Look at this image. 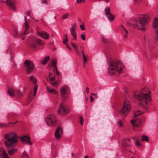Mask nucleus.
Listing matches in <instances>:
<instances>
[{"mask_svg":"<svg viewBox=\"0 0 158 158\" xmlns=\"http://www.w3.org/2000/svg\"><path fill=\"white\" fill-rule=\"evenodd\" d=\"M149 90L146 88H144L141 91H135L134 93L135 98L139 101H141L139 103L141 106L145 107L148 104V102L151 99V98L149 95Z\"/></svg>","mask_w":158,"mask_h":158,"instance_id":"obj_1","label":"nucleus"},{"mask_svg":"<svg viewBox=\"0 0 158 158\" xmlns=\"http://www.w3.org/2000/svg\"><path fill=\"white\" fill-rule=\"evenodd\" d=\"M133 23H131L134 27H137L139 30L144 31L145 30V25L149 22L148 17L145 15H142L134 18L132 20Z\"/></svg>","mask_w":158,"mask_h":158,"instance_id":"obj_2","label":"nucleus"},{"mask_svg":"<svg viewBox=\"0 0 158 158\" xmlns=\"http://www.w3.org/2000/svg\"><path fill=\"white\" fill-rule=\"evenodd\" d=\"M109 64L108 72L110 74H113L116 71L119 73L122 72L124 66L120 61L111 60Z\"/></svg>","mask_w":158,"mask_h":158,"instance_id":"obj_3","label":"nucleus"},{"mask_svg":"<svg viewBox=\"0 0 158 158\" xmlns=\"http://www.w3.org/2000/svg\"><path fill=\"white\" fill-rule=\"evenodd\" d=\"M4 138L9 143L10 145L7 142H4L5 145L7 148H9L10 146H14L13 144L16 143L17 142V136L14 133L11 132L6 134L4 135Z\"/></svg>","mask_w":158,"mask_h":158,"instance_id":"obj_4","label":"nucleus"},{"mask_svg":"<svg viewBox=\"0 0 158 158\" xmlns=\"http://www.w3.org/2000/svg\"><path fill=\"white\" fill-rule=\"evenodd\" d=\"M70 111V109L67 108L64 103H60L59 105V109L57 110L58 114L64 115L69 114Z\"/></svg>","mask_w":158,"mask_h":158,"instance_id":"obj_5","label":"nucleus"},{"mask_svg":"<svg viewBox=\"0 0 158 158\" xmlns=\"http://www.w3.org/2000/svg\"><path fill=\"white\" fill-rule=\"evenodd\" d=\"M131 110L130 103L128 100H125L124 102L123 108L120 112L121 115H127Z\"/></svg>","mask_w":158,"mask_h":158,"instance_id":"obj_6","label":"nucleus"},{"mask_svg":"<svg viewBox=\"0 0 158 158\" xmlns=\"http://www.w3.org/2000/svg\"><path fill=\"white\" fill-rule=\"evenodd\" d=\"M24 67L28 74L31 73L34 69L33 63L29 60H25L24 63Z\"/></svg>","mask_w":158,"mask_h":158,"instance_id":"obj_7","label":"nucleus"},{"mask_svg":"<svg viewBox=\"0 0 158 158\" xmlns=\"http://www.w3.org/2000/svg\"><path fill=\"white\" fill-rule=\"evenodd\" d=\"M46 122L49 126H51L55 125L56 122L55 115L53 114L49 115L46 119Z\"/></svg>","mask_w":158,"mask_h":158,"instance_id":"obj_8","label":"nucleus"},{"mask_svg":"<svg viewBox=\"0 0 158 158\" xmlns=\"http://www.w3.org/2000/svg\"><path fill=\"white\" fill-rule=\"evenodd\" d=\"M68 86L66 85H64L60 88V94L62 97L64 99L67 98L68 94Z\"/></svg>","mask_w":158,"mask_h":158,"instance_id":"obj_9","label":"nucleus"},{"mask_svg":"<svg viewBox=\"0 0 158 158\" xmlns=\"http://www.w3.org/2000/svg\"><path fill=\"white\" fill-rule=\"evenodd\" d=\"M0 1L4 3H6L9 7L12 10H15V8L14 7V6L15 4L14 0H6V1L1 0Z\"/></svg>","mask_w":158,"mask_h":158,"instance_id":"obj_10","label":"nucleus"},{"mask_svg":"<svg viewBox=\"0 0 158 158\" xmlns=\"http://www.w3.org/2000/svg\"><path fill=\"white\" fill-rule=\"evenodd\" d=\"M62 133V131L61 128L59 127L56 130L55 136L57 140H58L60 139V135Z\"/></svg>","mask_w":158,"mask_h":158,"instance_id":"obj_11","label":"nucleus"},{"mask_svg":"<svg viewBox=\"0 0 158 158\" xmlns=\"http://www.w3.org/2000/svg\"><path fill=\"white\" fill-rule=\"evenodd\" d=\"M153 26L155 28H157L156 30V39L158 41V19L156 18H155L154 19Z\"/></svg>","mask_w":158,"mask_h":158,"instance_id":"obj_12","label":"nucleus"},{"mask_svg":"<svg viewBox=\"0 0 158 158\" xmlns=\"http://www.w3.org/2000/svg\"><path fill=\"white\" fill-rule=\"evenodd\" d=\"M37 33L38 35H40L42 38L44 39H48L49 38L48 34L46 32L37 31Z\"/></svg>","mask_w":158,"mask_h":158,"instance_id":"obj_13","label":"nucleus"},{"mask_svg":"<svg viewBox=\"0 0 158 158\" xmlns=\"http://www.w3.org/2000/svg\"><path fill=\"white\" fill-rule=\"evenodd\" d=\"M30 138L26 135L24 136L21 138V140L24 143L29 144L30 145H31L32 143L30 142Z\"/></svg>","mask_w":158,"mask_h":158,"instance_id":"obj_14","label":"nucleus"},{"mask_svg":"<svg viewBox=\"0 0 158 158\" xmlns=\"http://www.w3.org/2000/svg\"><path fill=\"white\" fill-rule=\"evenodd\" d=\"M24 19L25 20V31L24 32V34H28L29 31V26L28 24L27 23V18L26 16H24Z\"/></svg>","mask_w":158,"mask_h":158,"instance_id":"obj_15","label":"nucleus"},{"mask_svg":"<svg viewBox=\"0 0 158 158\" xmlns=\"http://www.w3.org/2000/svg\"><path fill=\"white\" fill-rule=\"evenodd\" d=\"M30 47L35 51L37 50L40 49L35 41L32 42L31 44Z\"/></svg>","mask_w":158,"mask_h":158,"instance_id":"obj_16","label":"nucleus"},{"mask_svg":"<svg viewBox=\"0 0 158 158\" xmlns=\"http://www.w3.org/2000/svg\"><path fill=\"white\" fill-rule=\"evenodd\" d=\"M122 146L123 147H128L130 146V140L128 139H124L122 141Z\"/></svg>","mask_w":158,"mask_h":158,"instance_id":"obj_17","label":"nucleus"},{"mask_svg":"<svg viewBox=\"0 0 158 158\" xmlns=\"http://www.w3.org/2000/svg\"><path fill=\"white\" fill-rule=\"evenodd\" d=\"M70 31L73 37V40H76L77 37V35L75 30L73 28H70Z\"/></svg>","mask_w":158,"mask_h":158,"instance_id":"obj_18","label":"nucleus"},{"mask_svg":"<svg viewBox=\"0 0 158 158\" xmlns=\"http://www.w3.org/2000/svg\"><path fill=\"white\" fill-rule=\"evenodd\" d=\"M71 45L74 48L77 54L79 56L81 55V52L80 51H79L77 46L74 43L72 42L71 43Z\"/></svg>","mask_w":158,"mask_h":158,"instance_id":"obj_19","label":"nucleus"},{"mask_svg":"<svg viewBox=\"0 0 158 158\" xmlns=\"http://www.w3.org/2000/svg\"><path fill=\"white\" fill-rule=\"evenodd\" d=\"M0 152H2V155L3 156V158L8 156V155L6 152L4 148H1L0 149Z\"/></svg>","mask_w":158,"mask_h":158,"instance_id":"obj_20","label":"nucleus"},{"mask_svg":"<svg viewBox=\"0 0 158 158\" xmlns=\"http://www.w3.org/2000/svg\"><path fill=\"white\" fill-rule=\"evenodd\" d=\"M82 54L83 55V64L84 67L85 66V64L87 62V60L86 59V57L85 54L83 50L81 51Z\"/></svg>","mask_w":158,"mask_h":158,"instance_id":"obj_21","label":"nucleus"},{"mask_svg":"<svg viewBox=\"0 0 158 158\" xmlns=\"http://www.w3.org/2000/svg\"><path fill=\"white\" fill-rule=\"evenodd\" d=\"M29 78L30 81L32 82L33 84H36L37 80L34 76H31L29 77Z\"/></svg>","mask_w":158,"mask_h":158,"instance_id":"obj_22","label":"nucleus"},{"mask_svg":"<svg viewBox=\"0 0 158 158\" xmlns=\"http://www.w3.org/2000/svg\"><path fill=\"white\" fill-rule=\"evenodd\" d=\"M49 59H50V57L49 56H46L45 57L44 60H43L41 61V63L43 64H46L47 63L48 61L49 60Z\"/></svg>","mask_w":158,"mask_h":158,"instance_id":"obj_23","label":"nucleus"},{"mask_svg":"<svg viewBox=\"0 0 158 158\" xmlns=\"http://www.w3.org/2000/svg\"><path fill=\"white\" fill-rule=\"evenodd\" d=\"M57 61L56 60H52L51 63V65L53 67L54 69H57Z\"/></svg>","mask_w":158,"mask_h":158,"instance_id":"obj_24","label":"nucleus"},{"mask_svg":"<svg viewBox=\"0 0 158 158\" xmlns=\"http://www.w3.org/2000/svg\"><path fill=\"white\" fill-rule=\"evenodd\" d=\"M47 90L48 91L49 93L54 94H57V91L54 89H49L48 87H47Z\"/></svg>","mask_w":158,"mask_h":158,"instance_id":"obj_25","label":"nucleus"},{"mask_svg":"<svg viewBox=\"0 0 158 158\" xmlns=\"http://www.w3.org/2000/svg\"><path fill=\"white\" fill-rule=\"evenodd\" d=\"M16 149L15 148H13L10 150H9L7 151L8 154L10 155H13L15 152L16 151Z\"/></svg>","mask_w":158,"mask_h":158,"instance_id":"obj_26","label":"nucleus"},{"mask_svg":"<svg viewBox=\"0 0 158 158\" xmlns=\"http://www.w3.org/2000/svg\"><path fill=\"white\" fill-rule=\"evenodd\" d=\"M107 17L108 18V19L110 21V22H112L113 21L114 18V15L113 14H111L107 16Z\"/></svg>","mask_w":158,"mask_h":158,"instance_id":"obj_27","label":"nucleus"},{"mask_svg":"<svg viewBox=\"0 0 158 158\" xmlns=\"http://www.w3.org/2000/svg\"><path fill=\"white\" fill-rule=\"evenodd\" d=\"M105 10L106 14L107 16L111 14L110 13V9L108 7H106L105 9Z\"/></svg>","mask_w":158,"mask_h":158,"instance_id":"obj_28","label":"nucleus"},{"mask_svg":"<svg viewBox=\"0 0 158 158\" xmlns=\"http://www.w3.org/2000/svg\"><path fill=\"white\" fill-rule=\"evenodd\" d=\"M36 43H37L40 45H44V42L42 41L40 39H37L35 40Z\"/></svg>","mask_w":158,"mask_h":158,"instance_id":"obj_29","label":"nucleus"},{"mask_svg":"<svg viewBox=\"0 0 158 158\" xmlns=\"http://www.w3.org/2000/svg\"><path fill=\"white\" fill-rule=\"evenodd\" d=\"M8 94L11 96L14 97L15 95V90L10 89L8 91Z\"/></svg>","mask_w":158,"mask_h":158,"instance_id":"obj_30","label":"nucleus"},{"mask_svg":"<svg viewBox=\"0 0 158 158\" xmlns=\"http://www.w3.org/2000/svg\"><path fill=\"white\" fill-rule=\"evenodd\" d=\"M142 140L143 141H148V138L147 136L143 135L142 136Z\"/></svg>","mask_w":158,"mask_h":158,"instance_id":"obj_31","label":"nucleus"},{"mask_svg":"<svg viewBox=\"0 0 158 158\" xmlns=\"http://www.w3.org/2000/svg\"><path fill=\"white\" fill-rule=\"evenodd\" d=\"M69 15V14L68 13H67L65 14H64L62 16V19H66L68 17Z\"/></svg>","mask_w":158,"mask_h":158,"instance_id":"obj_32","label":"nucleus"},{"mask_svg":"<svg viewBox=\"0 0 158 158\" xmlns=\"http://www.w3.org/2000/svg\"><path fill=\"white\" fill-rule=\"evenodd\" d=\"M22 158H29L26 152H23Z\"/></svg>","mask_w":158,"mask_h":158,"instance_id":"obj_33","label":"nucleus"},{"mask_svg":"<svg viewBox=\"0 0 158 158\" xmlns=\"http://www.w3.org/2000/svg\"><path fill=\"white\" fill-rule=\"evenodd\" d=\"M15 93L18 96H21V94L20 92V91L19 90H16L15 91Z\"/></svg>","mask_w":158,"mask_h":158,"instance_id":"obj_34","label":"nucleus"},{"mask_svg":"<svg viewBox=\"0 0 158 158\" xmlns=\"http://www.w3.org/2000/svg\"><path fill=\"white\" fill-rule=\"evenodd\" d=\"M139 111L138 110L137 112L136 113H135L134 114V118H135L138 116V115H139L140 114V113L139 112Z\"/></svg>","mask_w":158,"mask_h":158,"instance_id":"obj_35","label":"nucleus"},{"mask_svg":"<svg viewBox=\"0 0 158 158\" xmlns=\"http://www.w3.org/2000/svg\"><path fill=\"white\" fill-rule=\"evenodd\" d=\"M50 83L51 85H52V86H56L57 82L56 81L53 82L52 81H50Z\"/></svg>","mask_w":158,"mask_h":158,"instance_id":"obj_36","label":"nucleus"},{"mask_svg":"<svg viewBox=\"0 0 158 158\" xmlns=\"http://www.w3.org/2000/svg\"><path fill=\"white\" fill-rule=\"evenodd\" d=\"M118 125H119L120 127H122L123 126V123L122 122V121L121 120H119L118 121Z\"/></svg>","mask_w":158,"mask_h":158,"instance_id":"obj_37","label":"nucleus"},{"mask_svg":"<svg viewBox=\"0 0 158 158\" xmlns=\"http://www.w3.org/2000/svg\"><path fill=\"white\" fill-rule=\"evenodd\" d=\"M80 120L81 124V125H82L83 124V123L84 120H83V118H82V117H80Z\"/></svg>","mask_w":158,"mask_h":158,"instance_id":"obj_38","label":"nucleus"},{"mask_svg":"<svg viewBox=\"0 0 158 158\" xmlns=\"http://www.w3.org/2000/svg\"><path fill=\"white\" fill-rule=\"evenodd\" d=\"M19 35L20 36H22V38H21V39L22 40H24V38H25V37H23V36H22L23 35H26V34H24V32L23 33V32H21V33H19Z\"/></svg>","mask_w":158,"mask_h":158,"instance_id":"obj_39","label":"nucleus"},{"mask_svg":"<svg viewBox=\"0 0 158 158\" xmlns=\"http://www.w3.org/2000/svg\"><path fill=\"white\" fill-rule=\"evenodd\" d=\"M142 1V0H134V2L135 4L136 3H139Z\"/></svg>","mask_w":158,"mask_h":158,"instance_id":"obj_40","label":"nucleus"},{"mask_svg":"<svg viewBox=\"0 0 158 158\" xmlns=\"http://www.w3.org/2000/svg\"><path fill=\"white\" fill-rule=\"evenodd\" d=\"M136 119H132L131 121V124H133V126H135V123L136 122Z\"/></svg>","mask_w":158,"mask_h":158,"instance_id":"obj_41","label":"nucleus"},{"mask_svg":"<svg viewBox=\"0 0 158 158\" xmlns=\"http://www.w3.org/2000/svg\"><path fill=\"white\" fill-rule=\"evenodd\" d=\"M65 37H66L65 40H63V43L64 44H66L67 43H65V41H66V42H67L68 41V39L67 38V34H66L65 35Z\"/></svg>","mask_w":158,"mask_h":158,"instance_id":"obj_42","label":"nucleus"},{"mask_svg":"<svg viewBox=\"0 0 158 158\" xmlns=\"http://www.w3.org/2000/svg\"><path fill=\"white\" fill-rule=\"evenodd\" d=\"M7 126V124L6 123H0V126L2 127H6Z\"/></svg>","mask_w":158,"mask_h":158,"instance_id":"obj_43","label":"nucleus"},{"mask_svg":"<svg viewBox=\"0 0 158 158\" xmlns=\"http://www.w3.org/2000/svg\"><path fill=\"white\" fill-rule=\"evenodd\" d=\"M42 3L47 4L48 3V2L47 0H43L42 1Z\"/></svg>","mask_w":158,"mask_h":158,"instance_id":"obj_44","label":"nucleus"},{"mask_svg":"<svg viewBox=\"0 0 158 158\" xmlns=\"http://www.w3.org/2000/svg\"><path fill=\"white\" fill-rule=\"evenodd\" d=\"M34 91L37 92L38 86L37 84H34Z\"/></svg>","mask_w":158,"mask_h":158,"instance_id":"obj_45","label":"nucleus"},{"mask_svg":"<svg viewBox=\"0 0 158 158\" xmlns=\"http://www.w3.org/2000/svg\"><path fill=\"white\" fill-rule=\"evenodd\" d=\"M76 27H77V24L76 23H74L72 27H71V28H73V29L75 30Z\"/></svg>","mask_w":158,"mask_h":158,"instance_id":"obj_46","label":"nucleus"},{"mask_svg":"<svg viewBox=\"0 0 158 158\" xmlns=\"http://www.w3.org/2000/svg\"><path fill=\"white\" fill-rule=\"evenodd\" d=\"M136 144L137 146H139L140 145V143L139 142L138 139H136Z\"/></svg>","mask_w":158,"mask_h":158,"instance_id":"obj_47","label":"nucleus"},{"mask_svg":"<svg viewBox=\"0 0 158 158\" xmlns=\"http://www.w3.org/2000/svg\"><path fill=\"white\" fill-rule=\"evenodd\" d=\"M80 28L82 30H85V29L84 25H80Z\"/></svg>","mask_w":158,"mask_h":158,"instance_id":"obj_48","label":"nucleus"},{"mask_svg":"<svg viewBox=\"0 0 158 158\" xmlns=\"http://www.w3.org/2000/svg\"><path fill=\"white\" fill-rule=\"evenodd\" d=\"M56 70V72L57 74V75H59L60 74L59 72H58V70L57 68V69H54V71Z\"/></svg>","mask_w":158,"mask_h":158,"instance_id":"obj_49","label":"nucleus"},{"mask_svg":"<svg viewBox=\"0 0 158 158\" xmlns=\"http://www.w3.org/2000/svg\"><path fill=\"white\" fill-rule=\"evenodd\" d=\"M81 37L82 39L83 40H85V36L84 35L82 34L81 35Z\"/></svg>","mask_w":158,"mask_h":158,"instance_id":"obj_50","label":"nucleus"},{"mask_svg":"<svg viewBox=\"0 0 158 158\" xmlns=\"http://www.w3.org/2000/svg\"><path fill=\"white\" fill-rule=\"evenodd\" d=\"M84 0H77V2L78 3H81Z\"/></svg>","mask_w":158,"mask_h":158,"instance_id":"obj_51","label":"nucleus"},{"mask_svg":"<svg viewBox=\"0 0 158 158\" xmlns=\"http://www.w3.org/2000/svg\"><path fill=\"white\" fill-rule=\"evenodd\" d=\"M94 100V98L91 95L90 96V102H93V100Z\"/></svg>","mask_w":158,"mask_h":158,"instance_id":"obj_52","label":"nucleus"},{"mask_svg":"<svg viewBox=\"0 0 158 158\" xmlns=\"http://www.w3.org/2000/svg\"><path fill=\"white\" fill-rule=\"evenodd\" d=\"M91 95H93L95 97L97 98V94H95V93H91Z\"/></svg>","mask_w":158,"mask_h":158,"instance_id":"obj_53","label":"nucleus"},{"mask_svg":"<svg viewBox=\"0 0 158 158\" xmlns=\"http://www.w3.org/2000/svg\"><path fill=\"white\" fill-rule=\"evenodd\" d=\"M50 81H54L55 80V77H50Z\"/></svg>","mask_w":158,"mask_h":158,"instance_id":"obj_54","label":"nucleus"},{"mask_svg":"<svg viewBox=\"0 0 158 158\" xmlns=\"http://www.w3.org/2000/svg\"><path fill=\"white\" fill-rule=\"evenodd\" d=\"M86 91L87 93L88 94L89 93V89L88 87H87L86 88Z\"/></svg>","mask_w":158,"mask_h":158,"instance_id":"obj_55","label":"nucleus"},{"mask_svg":"<svg viewBox=\"0 0 158 158\" xmlns=\"http://www.w3.org/2000/svg\"><path fill=\"white\" fill-rule=\"evenodd\" d=\"M27 15L29 16H31L30 15V11H28L27 12Z\"/></svg>","mask_w":158,"mask_h":158,"instance_id":"obj_56","label":"nucleus"},{"mask_svg":"<svg viewBox=\"0 0 158 158\" xmlns=\"http://www.w3.org/2000/svg\"><path fill=\"white\" fill-rule=\"evenodd\" d=\"M123 29L125 31L126 34H127L128 33V31H127L125 28H123Z\"/></svg>","mask_w":158,"mask_h":158,"instance_id":"obj_57","label":"nucleus"},{"mask_svg":"<svg viewBox=\"0 0 158 158\" xmlns=\"http://www.w3.org/2000/svg\"><path fill=\"white\" fill-rule=\"evenodd\" d=\"M67 44L66 47L68 48L69 50H70V48L68 46V44Z\"/></svg>","mask_w":158,"mask_h":158,"instance_id":"obj_58","label":"nucleus"},{"mask_svg":"<svg viewBox=\"0 0 158 158\" xmlns=\"http://www.w3.org/2000/svg\"><path fill=\"white\" fill-rule=\"evenodd\" d=\"M52 74L51 73H49V78H50L51 76H52Z\"/></svg>","mask_w":158,"mask_h":158,"instance_id":"obj_59","label":"nucleus"},{"mask_svg":"<svg viewBox=\"0 0 158 158\" xmlns=\"http://www.w3.org/2000/svg\"><path fill=\"white\" fill-rule=\"evenodd\" d=\"M36 91H34V96H35V95L36 94Z\"/></svg>","mask_w":158,"mask_h":158,"instance_id":"obj_60","label":"nucleus"},{"mask_svg":"<svg viewBox=\"0 0 158 158\" xmlns=\"http://www.w3.org/2000/svg\"><path fill=\"white\" fill-rule=\"evenodd\" d=\"M127 37V35L126 34H125L124 35V38H126Z\"/></svg>","mask_w":158,"mask_h":158,"instance_id":"obj_61","label":"nucleus"},{"mask_svg":"<svg viewBox=\"0 0 158 158\" xmlns=\"http://www.w3.org/2000/svg\"><path fill=\"white\" fill-rule=\"evenodd\" d=\"M133 139L134 140H136V139H136V138L135 137H133Z\"/></svg>","mask_w":158,"mask_h":158,"instance_id":"obj_62","label":"nucleus"},{"mask_svg":"<svg viewBox=\"0 0 158 158\" xmlns=\"http://www.w3.org/2000/svg\"><path fill=\"white\" fill-rule=\"evenodd\" d=\"M145 57L146 58H148V55L146 54H145Z\"/></svg>","mask_w":158,"mask_h":158,"instance_id":"obj_63","label":"nucleus"},{"mask_svg":"<svg viewBox=\"0 0 158 158\" xmlns=\"http://www.w3.org/2000/svg\"><path fill=\"white\" fill-rule=\"evenodd\" d=\"M84 158H88V156H85Z\"/></svg>","mask_w":158,"mask_h":158,"instance_id":"obj_64","label":"nucleus"}]
</instances>
